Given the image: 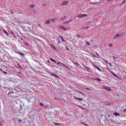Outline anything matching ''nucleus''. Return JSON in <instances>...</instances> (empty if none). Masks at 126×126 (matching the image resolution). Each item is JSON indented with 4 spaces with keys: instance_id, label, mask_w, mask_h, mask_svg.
<instances>
[{
    "instance_id": "1",
    "label": "nucleus",
    "mask_w": 126,
    "mask_h": 126,
    "mask_svg": "<svg viewBox=\"0 0 126 126\" xmlns=\"http://www.w3.org/2000/svg\"><path fill=\"white\" fill-rule=\"evenodd\" d=\"M58 27L59 28L63 29L65 31L67 30L68 29V28H66L64 27L62 25L59 26Z\"/></svg>"
},
{
    "instance_id": "2",
    "label": "nucleus",
    "mask_w": 126,
    "mask_h": 126,
    "mask_svg": "<svg viewBox=\"0 0 126 126\" xmlns=\"http://www.w3.org/2000/svg\"><path fill=\"white\" fill-rule=\"evenodd\" d=\"M16 53L20 54V55L22 56H24V54L23 53L20 51H17Z\"/></svg>"
},
{
    "instance_id": "3",
    "label": "nucleus",
    "mask_w": 126,
    "mask_h": 126,
    "mask_svg": "<svg viewBox=\"0 0 126 126\" xmlns=\"http://www.w3.org/2000/svg\"><path fill=\"white\" fill-rule=\"evenodd\" d=\"M110 73L112 74L114 76L116 77L117 78L118 76L116 75V74H115L113 72L110 71Z\"/></svg>"
},
{
    "instance_id": "4",
    "label": "nucleus",
    "mask_w": 126,
    "mask_h": 126,
    "mask_svg": "<svg viewBox=\"0 0 126 126\" xmlns=\"http://www.w3.org/2000/svg\"><path fill=\"white\" fill-rule=\"evenodd\" d=\"M68 3V1H63L62 3V5H67V4Z\"/></svg>"
},
{
    "instance_id": "5",
    "label": "nucleus",
    "mask_w": 126,
    "mask_h": 126,
    "mask_svg": "<svg viewBox=\"0 0 126 126\" xmlns=\"http://www.w3.org/2000/svg\"><path fill=\"white\" fill-rule=\"evenodd\" d=\"M113 115L116 116H120V114L116 112H115L114 114H113Z\"/></svg>"
},
{
    "instance_id": "6",
    "label": "nucleus",
    "mask_w": 126,
    "mask_h": 126,
    "mask_svg": "<svg viewBox=\"0 0 126 126\" xmlns=\"http://www.w3.org/2000/svg\"><path fill=\"white\" fill-rule=\"evenodd\" d=\"M102 59L105 62V63H106V64H110V65L111 63H110L108 62L107 60L104 59Z\"/></svg>"
},
{
    "instance_id": "7",
    "label": "nucleus",
    "mask_w": 126,
    "mask_h": 126,
    "mask_svg": "<svg viewBox=\"0 0 126 126\" xmlns=\"http://www.w3.org/2000/svg\"><path fill=\"white\" fill-rule=\"evenodd\" d=\"M59 38H61V39L62 40V41L63 42H64L65 41H65L64 40V39H63V37L62 36H59Z\"/></svg>"
},
{
    "instance_id": "8",
    "label": "nucleus",
    "mask_w": 126,
    "mask_h": 126,
    "mask_svg": "<svg viewBox=\"0 0 126 126\" xmlns=\"http://www.w3.org/2000/svg\"><path fill=\"white\" fill-rule=\"evenodd\" d=\"M61 65H62L63 66H65V68H66L67 69L68 68V67L67 66H66L65 65V64L64 63H61Z\"/></svg>"
},
{
    "instance_id": "9",
    "label": "nucleus",
    "mask_w": 126,
    "mask_h": 126,
    "mask_svg": "<svg viewBox=\"0 0 126 126\" xmlns=\"http://www.w3.org/2000/svg\"><path fill=\"white\" fill-rule=\"evenodd\" d=\"M50 21V20H45V24H49V23Z\"/></svg>"
},
{
    "instance_id": "10",
    "label": "nucleus",
    "mask_w": 126,
    "mask_h": 126,
    "mask_svg": "<svg viewBox=\"0 0 126 126\" xmlns=\"http://www.w3.org/2000/svg\"><path fill=\"white\" fill-rule=\"evenodd\" d=\"M3 32L6 34V35H9V34L5 30H3Z\"/></svg>"
},
{
    "instance_id": "11",
    "label": "nucleus",
    "mask_w": 126,
    "mask_h": 126,
    "mask_svg": "<svg viewBox=\"0 0 126 126\" xmlns=\"http://www.w3.org/2000/svg\"><path fill=\"white\" fill-rule=\"evenodd\" d=\"M4 121L3 120L1 121L0 122V125L1 126H2L3 125V124L4 123Z\"/></svg>"
},
{
    "instance_id": "12",
    "label": "nucleus",
    "mask_w": 126,
    "mask_h": 126,
    "mask_svg": "<svg viewBox=\"0 0 126 126\" xmlns=\"http://www.w3.org/2000/svg\"><path fill=\"white\" fill-rule=\"evenodd\" d=\"M50 59L53 62H55V63H56V61H55L52 58H50Z\"/></svg>"
},
{
    "instance_id": "13",
    "label": "nucleus",
    "mask_w": 126,
    "mask_h": 126,
    "mask_svg": "<svg viewBox=\"0 0 126 126\" xmlns=\"http://www.w3.org/2000/svg\"><path fill=\"white\" fill-rule=\"evenodd\" d=\"M29 7H31L32 8H33L35 7V6L34 5H31L29 6Z\"/></svg>"
},
{
    "instance_id": "14",
    "label": "nucleus",
    "mask_w": 126,
    "mask_h": 126,
    "mask_svg": "<svg viewBox=\"0 0 126 126\" xmlns=\"http://www.w3.org/2000/svg\"><path fill=\"white\" fill-rule=\"evenodd\" d=\"M119 34H116L115 35L114 37V39H115L116 37H118L119 36Z\"/></svg>"
},
{
    "instance_id": "15",
    "label": "nucleus",
    "mask_w": 126,
    "mask_h": 126,
    "mask_svg": "<svg viewBox=\"0 0 126 126\" xmlns=\"http://www.w3.org/2000/svg\"><path fill=\"white\" fill-rule=\"evenodd\" d=\"M60 19L61 21H64L65 20L63 17L61 18Z\"/></svg>"
},
{
    "instance_id": "16",
    "label": "nucleus",
    "mask_w": 126,
    "mask_h": 126,
    "mask_svg": "<svg viewBox=\"0 0 126 126\" xmlns=\"http://www.w3.org/2000/svg\"><path fill=\"white\" fill-rule=\"evenodd\" d=\"M69 22L68 21L64 22L63 23V24H67L69 23Z\"/></svg>"
},
{
    "instance_id": "17",
    "label": "nucleus",
    "mask_w": 126,
    "mask_h": 126,
    "mask_svg": "<svg viewBox=\"0 0 126 126\" xmlns=\"http://www.w3.org/2000/svg\"><path fill=\"white\" fill-rule=\"evenodd\" d=\"M95 79L100 81H102V80L101 79H99V78H97L96 79Z\"/></svg>"
},
{
    "instance_id": "18",
    "label": "nucleus",
    "mask_w": 126,
    "mask_h": 126,
    "mask_svg": "<svg viewBox=\"0 0 126 126\" xmlns=\"http://www.w3.org/2000/svg\"><path fill=\"white\" fill-rule=\"evenodd\" d=\"M87 16V15L85 14H81V16L82 17H84Z\"/></svg>"
},
{
    "instance_id": "19",
    "label": "nucleus",
    "mask_w": 126,
    "mask_h": 126,
    "mask_svg": "<svg viewBox=\"0 0 126 126\" xmlns=\"http://www.w3.org/2000/svg\"><path fill=\"white\" fill-rule=\"evenodd\" d=\"M49 20H50V21H52L53 22H54V21L55 20V19H50Z\"/></svg>"
},
{
    "instance_id": "20",
    "label": "nucleus",
    "mask_w": 126,
    "mask_h": 126,
    "mask_svg": "<svg viewBox=\"0 0 126 126\" xmlns=\"http://www.w3.org/2000/svg\"><path fill=\"white\" fill-rule=\"evenodd\" d=\"M88 27H89L88 26H87L86 27H82V28L83 29H85L87 28Z\"/></svg>"
},
{
    "instance_id": "21",
    "label": "nucleus",
    "mask_w": 126,
    "mask_h": 126,
    "mask_svg": "<svg viewBox=\"0 0 126 126\" xmlns=\"http://www.w3.org/2000/svg\"><path fill=\"white\" fill-rule=\"evenodd\" d=\"M78 17H79V18H81L82 17L81 16V14H79L77 16Z\"/></svg>"
},
{
    "instance_id": "22",
    "label": "nucleus",
    "mask_w": 126,
    "mask_h": 126,
    "mask_svg": "<svg viewBox=\"0 0 126 126\" xmlns=\"http://www.w3.org/2000/svg\"><path fill=\"white\" fill-rule=\"evenodd\" d=\"M106 89L107 90L109 91H110L111 90V89L109 87H107Z\"/></svg>"
},
{
    "instance_id": "23",
    "label": "nucleus",
    "mask_w": 126,
    "mask_h": 126,
    "mask_svg": "<svg viewBox=\"0 0 126 126\" xmlns=\"http://www.w3.org/2000/svg\"><path fill=\"white\" fill-rule=\"evenodd\" d=\"M113 59L115 61H117V59L116 58H115L114 57H113Z\"/></svg>"
},
{
    "instance_id": "24",
    "label": "nucleus",
    "mask_w": 126,
    "mask_h": 126,
    "mask_svg": "<svg viewBox=\"0 0 126 126\" xmlns=\"http://www.w3.org/2000/svg\"><path fill=\"white\" fill-rule=\"evenodd\" d=\"M40 104L42 106H43L44 105L43 103L41 102L40 103Z\"/></svg>"
},
{
    "instance_id": "25",
    "label": "nucleus",
    "mask_w": 126,
    "mask_h": 126,
    "mask_svg": "<svg viewBox=\"0 0 126 126\" xmlns=\"http://www.w3.org/2000/svg\"><path fill=\"white\" fill-rule=\"evenodd\" d=\"M109 46L110 47H112V44H110L109 45Z\"/></svg>"
},
{
    "instance_id": "26",
    "label": "nucleus",
    "mask_w": 126,
    "mask_h": 126,
    "mask_svg": "<svg viewBox=\"0 0 126 126\" xmlns=\"http://www.w3.org/2000/svg\"><path fill=\"white\" fill-rule=\"evenodd\" d=\"M48 107V105H45V106L44 107V108H47Z\"/></svg>"
},
{
    "instance_id": "27",
    "label": "nucleus",
    "mask_w": 126,
    "mask_h": 126,
    "mask_svg": "<svg viewBox=\"0 0 126 126\" xmlns=\"http://www.w3.org/2000/svg\"><path fill=\"white\" fill-rule=\"evenodd\" d=\"M97 69H98V70H99L100 71H101V69H100L98 67H97L96 68Z\"/></svg>"
},
{
    "instance_id": "28",
    "label": "nucleus",
    "mask_w": 126,
    "mask_h": 126,
    "mask_svg": "<svg viewBox=\"0 0 126 126\" xmlns=\"http://www.w3.org/2000/svg\"><path fill=\"white\" fill-rule=\"evenodd\" d=\"M51 75L52 76H54V77H56V76L57 75H56L55 74H51Z\"/></svg>"
},
{
    "instance_id": "29",
    "label": "nucleus",
    "mask_w": 126,
    "mask_h": 126,
    "mask_svg": "<svg viewBox=\"0 0 126 126\" xmlns=\"http://www.w3.org/2000/svg\"><path fill=\"white\" fill-rule=\"evenodd\" d=\"M54 124L56 125H60V124L59 123H54Z\"/></svg>"
},
{
    "instance_id": "30",
    "label": "nucleus",
    "mask_w": 126,
    "mask_h": 126,
    "mask_svg": "<svg viewBox=\"0 0 126 126\" xmlns=\"http://www.w3.org/2000/svg\"><path fill=\"white\" fill-rule=\"evenodd\" d=\"M2 72H3V73H4L5 74H8V73L6 72L5 71H3Z\"/></svg>"
},
{
    "instance_id": "31",
    "label": "nucleus",
    "mask_w": 126,
    "mask_h": 126,
    "mask_svg": "<svg viewBox=\"0 0 126 126\" xmlns=\"http://www.w3.org/2000/svg\"><path fill=\"white\" fill-rule=\"evenodd\" d=\"M74 98H75L76 99V100H79V98H76V97L75 96H74Z\"/></svg>"
},
{
    "instance_id": "32",
    "label": "nucleus",
    "mask_w": 126,
    "mask_h": 126,
    "mask_svg": "<svg viewBox=\"0 0 126 126\" xmlns=\"http://www.w3.org/2000/svg\"><path fill=\"white\" fill-rule=\"evenodd\" d=\"M86 43L88 45H90V44L88 42H86Z\"/></svg>"
},
{
    "instance_id": "33",
    "label": "nucleus",
    "mask_w": 126,
    "mask_h": 126,
    "mask_svg": "<svg viewBox=\"0 0 126 126\" xmlns=\"http://www.w3.org/2000/svg\"><path fill=\"white\" fill-rule=\"evenodd\" d=\"M61 63L60 62V63H57V64H61Z\"/></svg>"
},
{
    "instance_id": "34",
    "label": "nucleus",
    "mask_w": 126,
    "mask_h": 126,
    "mask_svg": "<svg viewBox=\"0 0 126 126\" xmlns=\"http://www.w3.org/2000/svg\"><path fill=\"white\" fill-rule=\"evenodd\" d=\"M82 99L81 98H80L79 99V101H82Z\"/></svg>"
},
{
    "instance_id": "35",
    "label": "nucleus",
    "mask_w": 126,
    "mask_h": 126,
    "mask_svg": "<svg viewBox=\"0 0 126 126\" xmlns=\"http://www.w3.org/2000/svg\"><path fill=\"white\" fill-rule=\"evenodd\" d=\"M82 124L84 125H87L86 124H85V123H83V122H82Z\"/></svg>"
},
{
    "instance_id": "36",
    "label": "nucleus",
    "mask_w": 126,
    "mask_h": 126,
    "mask_svg": "<svg viewBox=\"0 0 126 126\" xmlns=\"http://www.w3.org/2000/svg\"><path fill=\"white\" fill-rule=\"evenodd\" d=\"M25 45L27 46H28V43H25Z\"/></svg>"
},
{
    "instance_id": "37",
    "label": "nucleus",
    "mask_w": 126,
    "mask_h": 126,
    "mask_svg": "<svg viewBox=\"0 0 126 126\" xmlns=\"http://www.w3.org/2000/svg\"><path fill=\"white\" fill-rule=\"evenodd\" d=\"M95 53H96V54L97 55H98V56H99V54H98L97 53V52H96Z\"/></svg>"
},
{
    "instance_id": "38",
    "label": "nucleus",
    "mask_w": 126,
    "mask_h": 126,
    "mask_svg": "<svg viewBox=\"0 0 126 126\" xmlns=\"http://www.w3.org/2000/svg\"><path fill=\"white\" fill-rule=\"evenodd\" d=\"M72 20L71 19H70L69 20V21H68L69 23L70 22H71V21Z\"/></svg>"
},
{
    "instance_id": "39",
    "label": "nucleus",
    "mask_w": 126,
    "mask_h": 126,
    "mask_svg": "<svg viewBox=\"0 0 126 126\" xmlns=\"http://www.w3.org/2000/svg\"><path fill=\"white\" fill-rule=\"evenodd\" d=\"M94 67L95 68H96L97 67V66L94 65Z\"/></svg>"
},
{
    "instance_id": "40",
    "label": "nucleus",
    "mask_w": 126,
    "mask_h": 126,
    "mask_svg": "<svg viewBox=\"0 0 126 126\" xmlns=\"http://www.w3.org/2000/svg\"><path fill=\"white\" fill-rule=\"evenodd\" d=\"M94 67L95 68H96L97 67V66L94 65Z\"/></svg>"
},
{
    "instance_id": "41",
    "label": "nucleus",
    "mask_w": 126,
    "mask_h": 126,
    "mask_svg": "<svg viewBox=\"0 0 126 126\" xmlns=\"http://www.w3.org/2000/svg\"><path fill=\"white\" fill-rule=\"evenodd\" d=\"M8 94H9V95L11 94V92H8Z\"/></svg>"
},
{
    "instance_id": "42",
    "label": "nucleus",
    "mask_w": 126,
    "mask_h": 126,
    "mask_svg": "<svg viewBox=\"0 0 126 126\" xmlns=\"http://www.w3.org/2000/svg\"><path fill=\"white\" fill-rule=\"evenodd\" d=\"M11 92V93H12V94H14V92H13V91H11V92Z\"/></svg>"
},
{
    "instance_id": "43",
    "label": "nucleus",
    "mask_w": 126,
    "mask_h": 126,
    "mask_svg": "<svg viewBox=\"0 0 126 126\" xmlns=\"http://www.w3.org/2000/svg\"><path fill=\"white\" fill-rule=\"evenodd\" d=\"M47 62L48 63H50V62H49V60H47Z\"/></svg>"
},
{
    "instance_id": "44",
    "label": "nucleus",
    "mask_w": 126,
    "mask_h": 126,
    "mask_svg": "<svg viewBox=\"0 0 126 126\" xmlns=\"http://www.w3.org/2000/svg\"><path fill=\"white\" fill-rule=\"evenodd\" d=\"M74 64H77L78 65H79V64H78L77 63H75Z\"/></svg>"
},
{
    "instance_id": "45",
    "label": "nucleus",
    "mask_w": 126,
    "mask_h": 126,
    "mask_svg": "<svg viewBox=\"0 0 126 126\" xmlns=\"http://www.w3.org/2000/svg\"><path fill=\"white\" fill-rule=\"evenodd\" d=\"M46 5V4L45 3H44L42 5L43 6H45Z\"/></svg>"
},
{
    "instance_id": "46",
    "label": "nucleus",
    "mask_w": 126,
    "mask_h": 126,
    "mask_svg": "<svg viewBox=\"0 0 126 126\" xmlns=\"http://www.w3.org/2000/svg\"><path fill=\"white\" fill-rule=\"evenodd\" d=\"M53 48H54V49H57L56 48V47H54V46H53Z\"/></svg>"
},
{
    "instance_id": "47",
    "label": "nucleus",
    "mask_w": 126,
    "mask_h": 126,
    "mask_svg": "<svg viewBox=\"0 0 126 126\" xmlns=\"http://www.w3.org/2000/svg\"><path fill=\"white\" fill-rule=\"evenodd\" d=\"M63 17H64L65 19L66 18H67V17L66 16H64Z\"/></svg>"
},
{
    "instance_id": "48",
    "label": "nucleus",
    "mask_w": 126,
    "mask_h": 126,
    "mask_svg": "<svg viewBox=\"0 0 126 126\" xmlns=\"http://www.w3.org/2000/svg\"><path fill=\"white\" fill-rule=\"evenodd\" d=\"M124 111L125 112H126V109L124 110Z\"/></svg>"
},
{
    "instance_id": "49",
    "label": "nucleus",
    "mask_w": 126,
    "mask_h": 126,
    "mask_svg": "<svg viewBox=\"0 0 126 126\" xmlns=\"http://www.w3.org/2000/svg\"><path fill=\"white\" fill-rule=\"evenodd\" d=\"M110 114H109L108 115V116L109 117H110Z\"/></svg>"
},
{
    "instance_id": "50",
    "label": "nucleus",
    "mask_w": 126,
    "mask_h": 126,
    "mask_svg": "<svg viewBox=\"0 0 126 126\" xmlns=\"http://www.w3.org/2000/svg\"><path fill=\"white\" fill-rule=\"evenodd\" d=\"M76 36H78V37H80V35H76Z\"/></svg>"
},
{
    "instance_id": "51",
    "label": "nucleus",
    "mask_w": 126,
    "mask_h": 126,
    "mask_svg": "<svg viewBox=\"0 0 126 126\" xmlns=\"http://www.w3.org/2000/svg\"><path fill=\"white\" fill-rule=\"evenodd\" d=\"M125 2V0H124L122 3L121 4H122L123 2Z\"/></svg>"
},
{
    "instance_id": "52",
    "label": "nucleus",
    "mask_w": 126,
    "mask_h": 126,
    "mask_svg": "<svg viewBox=\"0 0 126 126\" xmlns=\"http://www.w3.org/2000/svg\"><path fill=\"white\" fill-rule=\"evenodd\" d=\"M66 48H67V50H68V47H66Z\"/></svg>"
},
{
    "instance_id": "53",
    "label": "nucleus",
    "mask_w": 126,
    "mask_h": 126,
    "mask_svg": "<svg viewBox=\"0 0 126 126\" xmlns=\"http://www.w3.org/2000/svg\"><path fill=\"white\" fill-rule=\"evenodd\" d=\"M82 94L83 95H84V94L83 93H82Z\"/></svg>"
},
{
    "instance_id": "54",
    "label": "nucleus",
    "mask_w": 126,
    "mask_h": 126,
    "mask_svg": "<svg viewBox=\"0 0 126 126\" xmlns=\"http://www.w3.org/2000/svg\"><path fill=\"white\" fill-rule=\"evenodd\" d=\"M39 25V26H41V25H40L39 24V25Z\"/></svg>"
},
{
    "instance_id": "55",
    "label": "nucleus",
    "mask_w": 126,
    "mask_h": 126,
    "mask_svg": "<svg viewBox=\"0 0 126 126\" xmlns=\"http://www.w3.org/2000/svg\"><path fill=\"white\" fill-rule=\"evenodd\" d=\"M13 14V12H11Z\"/></svg>"
},
{
    "instance_id": "56",
    "label": "nucleus",
    "mask_w": 126,
    "mask_h": 126,
    "mask_svg": "<svg viewBox=\"0 0 126 126\" xmlns=\"http://www.w3.org/2000/svg\"><path fill=\"white\" fill-rule=\"evenodd\" d=\"M106 119L107 120H108V121H109V120H108L107 119Z\"/></svg>"
},
{
    "instance_id": "57",
    "label": "nucleus",
    "mask_w": 126,
    "mask_h": 126,
    "mask_svg": "<svg viewBox=\"0 0 126 126\" xmlns=\"http://www.w3.org/2000/svg\"><path fill=\"white\" fill-rule=\"evenodd\" d=\"M85 67L86 68H87L86 67V66H85Z\"/></svg>"
},
{
    "instance_id": "58",
    "label": "nucleus",
    "mask_w": 126,
    "mask_h": 126,
    "mask_svg": "<svg viewBox=\"0 0 126 126\" xmlns=\"http://www.w3.org/2000/svg\"><path fill=\"white\" fill-rule=\"evenodd\" d=\"M80 94H82V93H81V92H80Z\"/></svg>"
},
{
    "instance_id": "59",
    "label": "nucleus",
    "mask_w": 126,
    "mask_h": 126,
    "mask_svg": "<svg viewBox=\"0 0 126 126\" xmlns=\"http://www.w3.org/2000/svg\"><path fill=\"white\" fill-rule=\"evenodd\" d=\"M19 121V122H20V120H19V121Z\"/></svg>"
},
{
    "instance_id": "60",
    "label": "nucleus",
    "mask_w": 126,
    "mask_h": 126,
    "mask_svg": "<svg viewBox=\"0 0 126 126\" xmlns=\"http://www.w3.org/2000/svg\"><path fill=\"white\" fill-rule=\"evenodd\" d=\"M101 116H103V115H101Z\"/></svg>"
},
{
    "instance_id": "61",
    "label": "nucleus",
    "mask_w": 126,
    "mask_h": 126,
    "mask_svg": "<svg viewBox=\"0 0 126 126\" xmlns=\"http://www.w3.org/2000/svg\"><path fill=\"white\" fill-rule=\"evenodd\" d=\"M59 43V42L58 43Z\"/></svg>"
},
{
    "instance_id": "62",
    "label": "nucleus",
    "mask_w": 126,
    "mask_h": 126,
    "mask_svg": "<svg viewBox=\"0 0 126 126\" xmlns=\"http://www.w3.org/2000/svg\"><path fill=\"white\" fill-rule=\"evenodd\" d=\"M82 108L83 109H84V108Z\"/></svg>"
},
{
    "instance_id": "63",
    "label": "nucleus",
    "mask_w": 126,
    "mask_h": 126,
    "mask_svg": "<svg viewBox=\"0 0 126 126\" xmlns=\"http://www.w3.org/2000/svg\"><path fill=\"white\" fill-rule=\"evenodd\" d=\"M82 108L83 109H84V108Z\"/></svg>"
},
{
    "instance_id": "64",
    "label": "nucleus",
    "mask_w": 126,
    "mask_h": 126,
    "mask_svg": "<svg viewBox=\"0 0 126 126\" xmlns=\"http://www.w3.org/2000/svg\"><path fill=\"white\" fill-rule=\"evenodd\" d=\"M110 120H111V119H110Z\"/></svg>"
}]
</instances>
